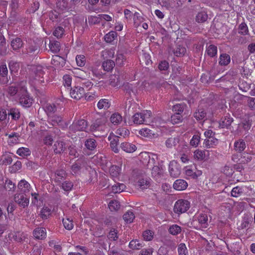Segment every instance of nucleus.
<instances>
[{
    "label": "nucleus",
    "mask_w": 255,
    "mask_h": 255,
    "mask_svg": "<svg viewBox=\"0 0 255 255\" xmlns=\"http://www.w3.org/2000/svg\"><path fill=\"white\" fill-rule=\"evenodd\" d=\"M48 122L53 126H58L62 128H67L68 124L63 123V117L62 115L55 114L48 117Z\"/></svg>",
    "instance_id": "20e7f679"
},
{
    "label": "nucleus",
    "mask_w": 255,
    "mask_h": 255,
    "mask_svg": "<svg viewBox=\"0 0 255 255\" xmlns=\"http://www.w3.org/2000/svg\"><path fill=\"white\" fill-rule=\"evenodd\" d=\"M206 52L209 56L213 57L215 56L217 52V48L213 45H210L206 49Z\"/></svg>",
    "instance_id": "603ef678"
},
{
    "label": "nucleus",
    "mask_w": 255,
    "mask_h": 255,
    "mask_svg": "<svg viewBox=\"0 0 255 255\" xmlns=\"http://www.w3.org/2000/svg\"><path fill=\"white\" fill-rule=\"evenodd\" d=\"M117 34L115 31H111L105 35V40L108 43H111L117 37Z\"/></svg>",
    "instance_id": "864d4df0"
},
{
    "label": "nucleus",
    "mask_w": 255,
    "mask_h": 255,
    "mask_svg": "<svg viewBox=\"0 0 255 255\" xmlns=\"http://www.w3.org/2000/svg\"><path fill=\"white\" fill-rule=\"evenodd\" d=\"M107 119L105 117H102L96 120L90 127L91 131L104 130Z\"/></svg>",
    "instance_id": "423d86ee"
},
{
    "label": "nucleus",
    "mask_w": 255,
    "mask_h": 255,
    "mask_svg": "<svg viewBox=\"0 0 255 255\" xmlns=\"http://www.w3.org/2000/svg\"><path fill=\"white\" fill-rule=\"evenodd\" d=\"M86 147L89 150H94L97 146L96 140L94 138H88L85 141Z\"/></svg>",
    "instance_id": "a878e982"
},
{
    "label": "nucleus",
    "mask_w": 255,
    "mask_h": 255,
    "mask_svg": "<svg viewBox=\"0 0 255 255\" xmlns=\"http://www.w3.org/2000/svg\"><path fill=\"white\" fill-rule=\"evenodd\" d=\"M23 44L22 41L20 38L16 37L13 39L11 42V46L14 50H17L22 47Z\"/></svg>",
    "instance_id": "4c0bfd02"
},
{
    "label": "nucleus",
    "mask_w": 255,
    "mask_h": 255,
    "mask_svg": "<svg viewBox=\"0 0 255 255\" xmlns=\"http://www.w3.org/2000/svg\"><path fill=\"white\" fill-rule=\"evenodd\" d=\"M70 94L73 99L80 100L85 94L84 88L79 86L74 87L71 89Z\"/></svg>",
    "instance_id": "9d476101"
},
{
    "label": "nucleus",
    "mask_w": 255,
    "mask_h": 255,
    "mask_svg": "<svg viewBox=\"0 0 255 255\" xmlns=\"http://www.w3.org/2000/svg\"><path fill=\"white\" fill-rule=\"evenodd\" d=\"M243 193V188L236 186L232 188L231 191V195L232 197H238Z\"/></svg>",
    "instance_id": "49530a36"
},
{
    "label": "nucleus",
    "mask_w": 255,
    "mask_h": 255,
    "mask_svg": "<svg viewBox=\"0 0 255 255\" xmlns=\"http://www.w3.org/2000/svg\"><path fill=\"white\" fill-rule=\"evenodd\" d=\"M50 49L53 53H58L60 49V44L58 41H54L50 44Z\"/></svg>",
    "instance_id": "6e6d98bb"
},
{
    "label": "nucleus",
    "mask_w": 255,
    "mask_h": 255,
    "mask_svg": "<svg viewBox=\"0 0 255 255\" xmlns=\"http://www.w3.org/2000/svg\"><path fill=\"white\" fill-rule=\"evenodd\" d=\"M53 148L54 153L60 154L65 150V144L63 141H57L54 143Z\"/></svg>",
    "instance_id": "6ab92c4d"
},
{
    "label": "nucleus",
    "mask_w": 255,
    "mask_h": 255,
    "mask_svg": "<svg viewBox=\"0 0 255 255\" xmlns=\"http://www.w3.org/2000/svg\"><path fill=\"white\" fill-rule=\"evenodd\" d=\"M151 174L155 178L160 177L163 174L162 169L158 166H154L152 169Z\"/></svg>",
    "instance_id": "a18cd8bd"
},
{
    "label": "nucleus",
    "mask_w": 255,
    "mask_h": 255,
    "mask_svg": "<svg viewBox=\"0 0 255 255\" xmlns=\"http://www.w3.org/2000/svg\"><path fill=\"white\" fill-rule=\"evenodd\" d=\"M31 70L34 72L36 77H42L44 74V71L42 66H32L31 68Z\"/></svg>",
    "instance_id": "79ce46f5"
},
{
    "label": "nucleus",
    "mask_w": 255,
    "mask_h": 255,
    "mask_svg": "<svg viewBox=\"0 0 255 255\" xmlns=\"http://www.w3.org/2000/svg\"><path fill=\"white\" fill-rule=\"evenodd\" d=\"M178 255H188L187 247L185 244L181 243L178 247Z\"/></svg>",
    "instance_id": "3c124183"
},
{
    "label": "nucleus",
    "mask_w": 255,
    "mask_h": 255,
    "mask_svg": "<svg viewBox=\"0 0 255 255\" xmlns=\"http://www.w3.org/2000/svg\"><path fill=\"white\" fill-rule=\"evenodd\" d=\"M238 32L243 35L249 34L248 27L246 23L242 22L239 25Z\"/></svg>",
    "instance_id": "37998d69"
},
{
    "label": "nucleus",
    "mask_w": 255,
    "mask_h": 255,
    "mask_svg": "<svg viewBox=\"0 0 255 255\" xmlns=\"http://www.w3.org/2000/svg\"><path fill=\"white\" fill-rule=\"evenodd\" d=\"M133 176L136 181L137 185L142 189H147L150 186V179L147 178L145 173L139 170H134Z\"/></svg>",
    "instance_id": "f257e3e1"
},
{
    "label": "nucleus",
    "mask_w": 255,
    "mask_h": 255,
    "mask_svg": "<svg viewBox=\"0 0 255 255\" xmlns=\"http://www.w3.org/2000/svg\"><path fill=\"white\" fill-rule=\"evenodd\" d=\"M21 93L19 96V103L25 107H29L32 104V99L27 95L26 89L23 87L20 88Z\"/></svg>",
    "instance_id": "0eeeda50"
},
{
    "label": "nucleus",
    "mask_w": 255,
    "mask_h": 255,
    "mask_svg": "<svg viewBox=\"0 0 255 255\" xmlns=\"http://www.w3.org/2000/svg\"><path fill=\"white\" fill-rule=\"evenodd\" d=\"M179 141V138L178 137H174L168 138L165 142V144L167 147L172 148L175 146L178 143Z\"/></svg>",
    "instance_id": "2f4dec72"
},
{
    "label": "nucleus",
    "mask_w": 255,
    "mask_h": 255,
    "mask_svg": "<svg viewBox=\"0 0 255 255\" xmlns=\"http://www.w3.org/2000/svg\"><path fill=\"white\" fill-rule=\"evenodd\" d=\"M111 106V104L108 99H101L97 104V107L99 110H107Z\"/></svg>",
    "instance_id": "c756f323"
},
{
    "label": "nucleus",
    "mask_w": 255,
    "mask_h": 255,
    "mask_svg": "<svg viewBox=\"0 0 255 255\" xmlns=\"http://www.w3.org/2000/svg\"><path fill=\"white\" fill-rule=\"evenodd\" d=\"M135 216L132 212L128 211L123 215V219L127 223L132 222Z\"/></svg>",
    "instance_id": "c03bdc74"
},
{
    "label": "nucleus",
    "mask_w": 255,
    "mask_h": 255,
    "mask_svg": "<svg viewBox=\"0 0 255 255\" xmlns=\"http://www.w3.org/2000/svg\"><path fill=\"white\" fill-rule=\"evenodd\" d=\"M186 107L185 103L177 104L173 106L172 110L175 114L182 115Z\"/></svg>",
    "instance_id": "7c9ffc66"
},
{
    "label": "nucleus",
    "mask_w": 255,
    "mask_h": 255,
    "mask_svg": "<svg viewBox=\"0 0 255 255\" xmlns=\"http://www.w3.org/2000/svg\"><path fill=\"white\" fill-rule=\"evenodd\" d=\"M128 246L132 250H139L142 247V245L138 240H132L130 242Z\"/></svg>",
    "instance_id": "4d7b16f0"
},
{
    "label": "nucleus",
    "mask_w": 255,
    "mask_h": 255,
    "mask_svg": "<svg viewBox=\"0 0 255 255\" xmlns=\"http://www.w3.org/2000/svg\"><path fill=\"white\" fill-rule=\"evenodd\" d=\"M142 236L144 240L151 241L153 237V232L150 230H146L143 232Z\"/></svg>",
    "instance_id": "0e129e2a"
},
{
    "label": "nucleus",
    "mask_w": 255,
    "mask_h": 255,
    "mask_svg": "<svg viewBox=\"0 0 255 255\" xmlns=\"http://www.w3.org/2000/svg\"><path fill=\"white\" fill-rule=\"evenodd\" d=\"M67 177V173L63 169L57 170L55 172L54 181L58 185H60L62 182L66 180Z\"/></svg>",
    "instance_id": "9b49d317"
},
{
    "label": "nucleus",
    "mask_w": 255,
    "mask_h": 255,
    "mask_svg": "<svg viewBox=\"0 0 255 255\" xmlns=\"http://www.w3.org/2000/svg\"><path fill=\"white\" fill-rule=\"evenodd\" d=\"M122 117L118 113L113 114L110 118L111 123L115 125H118L120 124L122 121Z\"/></svg>",
    "instance_id": "ea45409f"
},
{
    "label": "nucleus",
    "mask_w": 255,
    "mask_h": 255,
    "mask_svg": "<svg viewBox=\"0 0 255 255\" xmlns=\"http://www.w3.org/2000/svg\"><path fill=\"white\" fill-rule=\"evenodd\" d=\"M64 29L62 27L58 26L57 27H56L55 28L53 34L55 37H56L58 38H61L63 36V35L64 34Z\"/></svg>",
    "instance_id": "69168bd1"
},
{
    "label": "nucleus",
    "mask_w": 255,
    "mask_h": 255,
    "mask_svg": "<svg viewBox=\"0 0 255 255\" xmlns=\"http://www.w3.org/2000/svg\"><path fill=\"white\" fill-rule=\"evenodd\" d=\"M109 208L111 211H118L120 208V204L117 200H112L109 204Z\"/></svg>",
    "instance_id": "8fccbe9b"
},
{
    "label": "nucleus",
    "mask_w": 255,
    "mask_h": 255,
    "mask_svg": "<svg viewBox=\"0 0 255 255\" xmlns=\"http://www.w3.org/2000/svg\"><path fill=\"white\" fill-rule=\"evenodd\" d=\"M209 151L197 150L194 152V157L198 160H206L208 159Z\"/></svg>",
    "instance_id": "a211bd4d"
},
{
    "label": "nucleus",
    "mask_w": 255,
    "mask_h": 255,
    "mask_svg": "<svg viewBox=\"0 0 255 255\" xmlns=\"http://www.w3.org/2000/svg\"><path fill=\"white\" fill-rule=\"evenodd\" d=\"M62 222L64 228L66 229L71 230L73 229L74 226L73 221L70 220L69 218L63 219Z\"/></svg>",
    "instance_id": "680f3d73"
},
{
    "label": "nucleus",
    "mask_w": 255,
    "mask_h": 255,
    "mask_svg": "<svg viewBox=\"0 0 255 255\" xmlns=\"http://www.w3.org/2000/svg\"><path fill=\"white\" fill-rule=\"evenodd\" d=\"M40 47L36 43H34L29 45L26 48V53L30 55H37L40 51Z\"/></svg>",
    "instance_id": "aec40b11"
},
{
    "label": "nucleus",
    "mask_w": 255,
    "mask_h": 255,
    "mask_svg": "<svg viewBox=\"0 0 255 255\" xmlns=\"http://www.w3.org/2000/svg\"><path fill=\"white\" fill-rule=\"evenodd\" d=\"M19 87L16 86H9L7 90L8 94L11 96H13L16 94H18V96H20L21 92L20 91V89L19 90Z\"/></svg>",
    "instance_id": "09e8293b"
},
{
    "label": "nucleus",
    "mask_w": 255,
    "mask_h": 255,
    "mask_svg": "<svg viewBox=\"0 0 255 255\" xmlns=\"http://www.w3.org/2000/svg\"><path fill=\"white\" fill-rule=\"evenodd\" d=\"M108 139L110 141V146L113 151L118 153L119 151L118 145L119 141V137L115 135H110Z\"/></svg>",
    "instance_id": "ddd939ff"
},
{
    "label": "nucleus",
    "mask_w": 255,
    "mask_h": 255,
    "mask_svg": "<svg viewBox=\"0 0 255 255\" xmlns=\"http://www.w3.org/2000/svg\"><path fill=\"white\" fill-rule=\"evenodd\" d=\"M133 19L134 25L135 27L139 26L140 23L143 21V18L137 12L134 13Z\"/></svg>",
    "instance_id": "de8ad7c7"
},
{
    "label": "nucleus",
    "mask_w": 255,
    "mask_h": 255,
    "mask_svg": "<svg viewBox=\"0 0 255 255\" xmlns=\"http://www.w3.org/2000/svg\"><path fill=\"white\" fill-rule=\"evenodd\" d=\"M218 142V140L213 137V138H207L205 139L204 144L205 147L210 148L213 145H215Z\"/></svg>",
    "instance_id": "052dcab7"
},
{
    "label": "nucleus",
    "mask_w": 255,
    "mask_h": 255,
    "mask_svg": "<svg viewBox=\"0 0 255 255\" xmlns=\"http://www.w3.org/2000/svg\"><path fill=\"white\" fill-rule=\"evenodd\" d=\"M27 238V235L23 232H15L12 235V239L14 241L21 243Z\"/></svg>",
    "instance_id": "5701e85b"
},
{
    "label": "nucleus",
    "mask_w": 255,
    "mask_h": 255,
    "mask_svg": "<svg viewBox=\"0 0 255 255\" xmlns=\"http://www.w3.org/2000/svg\"><path fill=\"white\" fill-rule=\"evenodd\" d=\"M188 184L187 182L183 179L176 180L173 185L174 189L178 191L185 190Z\"/></svg>",
    "instance_id": "f3484780"
},
{
    "label": "nucleus",
    "mask_w": 255,
    "mask_h": 255,
    "mask_svg": "<svg viewBox=\"0 0 255 255\" xmlns=\"http://www.w3.org/2000/svg\"><path fill=\"white\" fill-rule=\"evenodd\" d=\"M68 2L66 0H57V6L62 10H66L68 7Z\"/></svg>",
    "instance_id": "13d9d810"
},
{
    "label": "nucleus",
    "mask_w": 255,
    "mask_h": 255,
    "mask_svg": "<svg viewBox=\"0 0 255 255\" xmlns=\"http://www.w3.org/2000/svg\"><path fill=\"white\" fill-rule=\"evenodd\" d=\"M76 60L77 64L79 66L82 67L85 65L86 59L84 55H77L76 57Z\"/></svg>",
    "instance_id": "338daca9"
},
{
    "label": "nucleus",
    "mask_w": 255,
    "mask_h": 255,
    "mask_svg": "<svg viewBox=\"0 0 255 255\" xmlns=\"http://www.w3.org/2000/svg\"><path fill=\"white\" fill-rule=\"evenodd\" d=\"M115 66V62L112 60H107L104 61L102 64V67L106 71H110L113 69Z\"/></svg>",
    "instance_id": "c9c22d12"
},
{
    "label": "nucleus",
    "mask_w": 255,
    "mask_h": 255,
    "mask_svg": "<svg viewBox=\"0 0 255 255\" xmlns=\"http://www.w3.org/2000/svg\"><path fill=\"white\" fill-rule=\"evenodd\" d=\"M252 217L251 214L246 215L244 218L243 222L242 223V228H247L248 227L249 225L252 222Z\"/></svg>",
    "instance_id": "e2e57ef3"
},
{
    "label": "nucleus",
    "mask_w": 255,
    "mask_h": 255,
    "mask_svg": "<svg viewBox=\"0 0 255 255\" xmlns=\"http://www.w3.org/2000/svg\"><path fill=\"white\" fill-rule=\"evenodd\" d=\"M186 52V48L179 45L176 48L175 51H174V53L177 56H181L184 55Z\"/></svg>",
    "instance_id": "774afa93"
},
{
    "label": "nucleus",
    "mask_w": 255,
    "mask_h": 255,
    "mask_svg": "<svg viewBox=\"0 0 255 255\" xmlns=\"http://www.w3.org/2000/svg\"><path fill=\"white\" fill-rule=\"evenodd\" d=\"M121 147L124 151L128 153L133 152L136 149L135 145L127 142H123L121 144Z\"/></svg>",
    "instance_id": "4be33fe9"
},
{
    "label": "nucleus",
    "mask_w": 255,
    "mask_h": 255,
    "mask_svg": "<svg viewBox=\"0 0 255 255\" xmlns=\"http://www.w3.org/2000/svg\"><path fill=\"white\" fill-rule=\"evenodd\" d=\"M88 126V123L86 121L82 119L75 121L69 127L71 132H76L77 131H84Z\"/></svg>",
    "instance_id": "39448f33"
},
{
    "label": "nucleus",
    "mask_w": 255,
    "mask_h": 255,
    "mask_svg": "<svg viewBox=\"0 0 255 255\" xmlns=\"http://www.w3.org/2000/svg\"><path fill=\"white\" fill-rule=\"evenodd\" d=\"M121 168L117 165H112L109 169V173L113 178H117L121 173Z\"/></svg>",
    "instance_id": "c85d7f7f"
},
{
    "label": "nucleus",
    "mask_w": 255,
    "mask_h": 255,
    "mask_svg": "<svg viewBox=\"0 0 255 255\" xmlns=\"http://www.w3.org/2000/svg\"><path fill=\"white\" fill-rule=\"evenodd\" d=\"M121 81V77L120 75V73L117 72V74H114L111 75L110 77V84L113 87H117L119 86Z\"/></svg>",
    "instance_id": "412c9836"
},
{
    "label": "nucleus",
    "mask_w": 255,
    "mask_h": 255,
    "mask_svg": "<svg viewBox=\"0 0 255 255\" xmlns=\"http://www.w3.org/2000/svg\"><path fill=\"white\" fill-rule=\"evenodd\" d=\"M14 200L23 208L27 207L29 204V200L26 197V194L22 193L16 194L14 196Z\"/></svg>",
    "instance_id": "1a4fd4ad"
},
{
    "label": "nucleus",
    "mask_w": 255,
    "mask_h": 255,
    "mask_svg": "<svg viewBox=\"0 0 255 255\" xmlns=\"http://www.w3.org/2000/svg\"><path fill=\"white\" fill-rule=\"evenodd\" d=\"M190 207V202L184 199L177 200L174 205L173 211L174 213L180 214L186 212Z\"/></svg>",
    "instance_id": "7ed1b4c3"
},
{
    "label": "nucleus",
    "mask_w": 255,
    "mask_h": 255,
    "mask_svg": "<svg viewBox=\"0 0 255 255\" xmlns=\"http://www.w3.org/2000/svg\"><path fill=\"white\" fill-rule=\"evenodd\" d=\"M51 63V64L56 67H61L65 65V60L61 56L54 55L52 57Z\"/></svg>",
    "instance_id": "4468645a"
},
{
    "label": "nucleus",
    "mask_w": 255,
    "mask_h": 255,
    "mask_svg": "<svg viewBox=\"0 0 255 255\" xmlns=\"http://www.w3.org/2000/svg\"><path fill=\"white\" fill-rule=\"evenodd\" d=\"M168 232L170 234L176 236L181 233V228L177 225H172L169 227Z\"/></svg>",
    "instance_id": "e433bc0d"
},
{
    "label": "nucleus",
    "mask_w": 255,
    "mask_h": 255,
    "mask_svg": "<svg viewBox=\"0 0 255 255\" xmlns=\"http://www.w3.org/2000/svg\"><path fill=\"white\" fill-rule=\"evenodd\" d=\"M159 3L167 9L173 8L175 6L176 0H159Z\"/></svg>",
    "instance_id": "cd10ccee"
},
{
    "label": "nucleus",
    "mask_w": 255,
    "mask_h": 255,
    "mask_svg": "<svg viewBox=\"0 0 255 255\" xmlns=\"http://www.w3.org/2000/svg\"><path fill=\"white\" fill-rule=\"evenodd\" d=\"M198 220L201 227L207 228L208 227V216L206 214H201L198 217Z\"/></svg>",
    "instance_id": "393cba45"
},
{
    "label": "nucleus",
    "mask_w": 255,
    "mask_h": 255,
    "mask_svg": "<svg viewBox=\"0 0 255 255\" xmlns=\"http://www.w3.org/2000/svg\"><path fill=\"white\" fill-rule=\"evenodd\" d=\"M8 115L11 116L12 120H17L20 118L19 110L16 108H11L8 111Z\"/></svg>",
    "instance_id": "a19ab883"
},
{
    "label": "nucleus",
    "mask_w": 255,
    "mask_h": 255,
    "mask_svg": "<svg viewBox=\"0 0 255 255\" xmlns=\"http://www.w3.org/2000/svg\"><path fill=\"white\" fill-rule=\"evenodd\" d=\"M51 214V211L50 208L47 207H43L39 214V216L42 219H47Z\"/></svg>",
    "instance_id": "473e14b6"
},
{
    "label": "nucleus",
    "mask_w": 255,
    "mask_h": 255,
    "mask_svg": "<svg viewBox=\"0 0 255 255\" xmlns=\"http://www.w3.org/2000/svg\"><path fill=\"white\" fill-rule=\"evenodd\" d=\"M207 113L203 108H199L194 113V117L197 121L204 120L206 117Z\"/></svg>",
    "instance_id": "b1692460"
},
{
    "label": "nucleus",
    "mask_w": 255,
    "mask_h": 255,
    "mask_svg": "<svg viewBox=\"0 0 255 255\" xmlns=\"http://www.w3.org/2000/svg\"><path fill=\"white\" fill-rule=\"evenodd\" d=\"M151 112L150 111H146L143 113H137L133 117V122L135 124H149L151 118Z\"/></svg>",
    "instance_id": "f03ea898"
},
{
    "label": "nucleus",
    "mask_w": 255,
    "mask_h": 255,
    "mask_svg": "<svg viewBox=\"0 0 255 255\" xmlns=\"http://www.w3.org/2000/svg\"><path fill=\"white\" fill-rule=\"evenodd\" d=\"M33 235L36 239L43 240L46 236V230L44 228H37L33 230Z\"/></svg>",
    "instance_id": "2eb2a0df"
},
{
    "label": "nucleus",
    "mask_w": 255,
    "mask_h": 255,
    "mask_svg": "<svg viewBox=\"0 0 255 255\" xmlns=\"http://www.w3.org/2000/svg\"><path fill=\"white\" fill-rule=\"evenodd\" d=\"M18 188L21 193L25 194V193L30 191L31 187L26 180H21L18 183Z\"/></svg>",
    "instance_id": "dca6fc26"
},
{
    "label": "nucleus",
    "mask_w": 255,
    "mask_h": 255,
    "mask_svg": "<svg viewBox=\"0 0 255 255\" xmlns=\"http://www.w3.org/2000/svg\"><path fill=\"white\" fill-rule=\"evenodd\" d=\"M246 147V143L243 139H239L234 143V149L239 152L244 151Z\"/></svg>",
    "instance_id": "bb28decb"
},
{
    "label": "nucleus",
    "mask_w": 255,
    "mask_h": 255,
    "mask_svg": "<svg viewBox=\"0 0 255 255\" xmlns=\"http://www.w3.org/2000/svg\"><path fill=\"white\" fill-rule=\"evenodd\" d=\"M58 109V106L54 103L47 104L44 108V111L46 112L48 117L57 114Z\"/></svg>",
    "instance_id": "f8f14e48"
},
{
    "label": "nucleus",
    "mask_w": 255,
    "mask_h": 255,
    "mask_svg": "<svg viewBox=\"0 0 255 255\" xmlns=\"http://www.w3.org/2000/svg\"><path fill=\"white\" fill-rule=\"evenodd\" d=\"M126 185L123 183H117L112 187V192L114 193H120L126 189Z\"/></svg>",
    "instance_id": "f704fd0d"
},
{
    "label": "nucleus",
    "mask_w": 255,
    "mask_h": 255,
    "mask_svg": "<svg viewBox=\"0 0 255 255\" xmlns=\"http://www.w3.org/2000/svg\"><path fill=\"white\" fill-rule=\"evenodd\" d=\"M169 172L170 176L173 178H177L180 175L181 168L176 161L172 160L169 163Z\"/></svg>",
    "instance_id": "6e6552de"
},
{
    "label": "nucleus",
    "mask_w": 255,
    "mask_h": 255,
    "mask_svg": "<svg viewBox=\"0 0 255 255\" xmlns=\"http://www.w3.org/2000/svg\"><path fill=\"white\" fill-rule=\"evenodd\" d=\"M16 153L21 156H27L30 154V151L28 148L21 147L18 149Z\"/></svg>",
    "instance_id": "bf43d9fd"
},
{
    "label": "nucleus",
    "mask_w": 255,
    "mask_h": 255,
    "mask_svg": "<svg viewBox=\"0 0 255 255\" xmlns=\"http://www.w3.org/2000/svg\"><path fill=\"white\" fill-rule=\"evenodd\" d=\"M208 18V15L205 11L199 12L196 16V21L198 23H203L206 21Z\"/></svg>",
    "instance_id": "58836bf2"
},
{
    "label": "nucleus",
    "mask_w": 255,
    "mask_h": 255,
    "mask_svg": "<svg viewBox=\"0 0 255 255\" xmlns=\"http://www.w3.org/2000/svg\"><path fill=\"white\" fill-rule=\"evenodd\" d=\"M183 116L180 114H175L171 117V122L173 124H176L182 122Z\"/></svg>",
    "instance_id": "5fc2aeb1"
},
{
    "label": "nucleus",
    "mask_w": 255,
    "mask_h": 255,
    "mask_svg": "<svg viewBox=\"0 0 255 255\" xmlns=\"http://www.w3.org/2000/svg\"><path fill=\"white\" fill-rule=\"evenodd\" d=\"M59 185L63 190L67 192L71 191L73 187V183L69 180H64Z\"/></svg>",
    "instance_id": "72a5a7b5"
}]
</instances>
